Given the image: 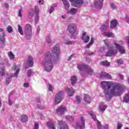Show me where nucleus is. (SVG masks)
<instances>
[{
	"label": "nucleus",
	"mask_w": 129,
	"mask_h": 129,
	"mask_svg": "<svg viewBox=\"0 0 129 129\" xmlns=\"http://www.w3.org/2000/svg\"><path fill=\"white\" fill-rule=\"evenodd\" d=\"M59 54H60V47L58 44L52 47L51 53L50 51H47L45 53L44 57L42 60V64L47 72L52 71L53 65V61L54 63L59 62Z\"/></svg>",
	"instance_id": "obj_1"
},
{
	"label": "nucleus",
	"mask_w": 129,
	"mask_h": 129,
	"mask_svg": "<svg viewBox=\"0 0 129 129\" xmlns=\"http://www.w3.org/2000/svg\"><path fill=\"white\" fill-rule=\"evenodd\" d=\"M101 84L107 100H110L112 96H119L120 94V91H121L120 86L117 85L112 86V83L105 81L102 82Z\"/></svg>",
	"instance_id": "obj_2"
},
{
	"label": "nucleus",
	"mask_w": 129,
	"mask_h": 129,
	"mask_svg": "<svg viewBox=\"0 0 129 129\" xmlns=\"http://www.w3.org/2000/svg\"><path fill=\"white\" fill-rule=\"evenodd\" d=\"M104 43L106 46L108 48L109 50L106 53V56H113V55H115L116 53H117V50L119 51L120 54H124L125 52V50L124 49V47L120 45L119 44L116 43V42L114 41L112 46L110 47V43L107 41V40H104ZM110 47V48H109Z\"/></svg>",
	"instance_id": "obj_3"
},
{
	"label": "nucleus",
	"mask_w": 129,
	"mask_h": 129,
	"mask_svg": "<svg viewBox=\"0 0 129 129\" xmlns=\"http://www.w3.org/2000/svg\"><path fill=\"white\" fill-rule=\"evenodd\" d=\"M32 30V26L31 24H25L24 28V33L27 40H31V38H32V34L33 33Z\"/></svg>",
	"instance_id": "obj_4"
},
{
	"label": "nucleus",
	"mask_w": 129,
	"mask_h": 129,
	"mask_svg": "<svg viewBox=\"0 0 129 129\" xmlns=\"http://www.w3.org/2000/svg\"><path fill=\"white\" fill-rule=\"evenodd\" d=\"M77 68L79 69L81 72V71H84L86 72L88 75H92L93 74V69L86 64H78Z\"/></svg>",
	"instance_id": "obj_5"
},
{
	"label": "nucleus",
	"mask_w": 129,
	"mask_h": 129,
	"mask_svg": "<svg viewBox=\"0 0 129 129\" xmlns=\"http://www.w3.org/2000/svg\"><path fill=\"white\" fill-rule=\"evenodd\" d=\"M69 31L71 34V38L75 40L78 36V33L76 32V27L74 24H70L68 26Z\"/></svg>",
	"instance_id": "obj_6"
},
{
	"label": "nucleus",
	"mask_w": 129,
	"mask_h": 129,
	"mask_svg": "<svg viewBox=\"0 0 129 129\" xmlns=\"http://www.w3.org/2000/svg\"><path fill=\"white\" fill-rule=\"evenodd\" d=\"M64 91L61 90L59 92H58L55 94V99H54V103L55 104H59L63 99H64Z\"/></svg>",
	"instance_id": "obj_7"
},
{
	"label": "nucleus",
	"mask_w": 129,
	"mask_h": 129,
	"mask_svg": "<svg viewBox=\"0 0 129 129\" xmlns=\"http://www.w3.org/2000/svg\"><path fill=\"white\" fill-rule=\"evenodd\" d=\"M88 113L89 114L91 115L93 119L97 121L98 129H102V126L101 125V124H100V121H98V120H97V118H96V114H95V113L92 111H89L88 112ZM104 129H108V125L105 124L104 126Z\"/></svg>",
	"instance_id": "obj_8"
},
{
	"label": "nucleus",
	"mask_w": 129,
	"mask_h": 129,
	"mask_svg": "<svg viewBox=\"0 0 129 129\" xmlns=\"http://www.w3.org/2000/svg\"><path fill=\"white\" fill-rule=\"evenodd\" d=\"M76 127L77 129L85 128V120L83 116H81V121L77 122Z\"/></svg>",
	"instance_id": "obj_9"
},
{
	"label": "nucleus",
	"mask_w": 129,
	"mask_h": 129,
	"mask_svg": "<svg viewBox=\"0 0 129 129\" xmlns=\"http://www.w3.org/2000/svg\"><path fill=\"white\" fill-rule=\"evenodd\" d=\"M65 111H67V108L65 106H59L56 110V113L58 115H64Z\"/></svg>",
	"instance_id": "obj_10"
},
{
	"label": "nucleus",
	"mask_w": 129,
	"mask_h": 129,
	"mask_svg": "<svg viewBox=\"0 0 129 129\" xmlns=\"http://www.w3.org/2000/svg\"><path fill=\"white\" fill-rule=\"evenodd\" d=\"M72 2V6L75 8H80L83 4V0H70Z\"/></svg>",
	"instance_id": "obj_11"
},
{
	"label": "nucleus",
	"mask_w": 129,
	"mask_h": 129,
	"mask_svg": "<svg viewBox=\"0 0 129 129\" xmlns=\"http://www.w3.org/2000/svg\"><path fill=\"white\" fill-rule=\"evenodd\" d=\"M81 39L84 43H86L89 42L90 37H89V35H87L86 32H84L81 36Z\"/></svg>",
	"instance_id": "obj_12"
},
{
	"label": "nucleus",
	"mask_w": 129,
	"mask_h": 129,
	"mask_svg": "<svg viewBox=\"0 0 129 129\" xmlns=\"http://www.w3.org/2000/svg\"><path fill=\"white\" fill-rule=\"evenodd\" d=\"M34 11L35 13V22L36 24L38 23L39 21V13H40V8L38 6L34 7Z\"/></svg>",
	"instance_id": "obj_13"
},
{
	"label": "nucleus",
	"mask_w": 129,
	"mask_h": 129,
	"mask_svg": "<svg viewBox=\"0 0 129 129\" xmlns=\"http://www.w3.org/2000/svg\"><path fill=\"white\" fill-rule=\"evenodd\" d=\"M102 2H103V0H95L94 5L96 9H102V6L103 5Z\"/></svg>",
	"instance_id": "obj_14"
},
{
	"label": "nucleus",
	"mask_w": 129,
	"mask_h": 129,
	"mask_svg": "<svg viewBox=\"0 0 129 129\" xmlns=\"http://www.w3.org/2000/svg\"><path fill=\"white\" fill-rule=\"evenodd\" d=\"M58 124L60 125V129H68V125H67V123H66L65 121H63L62 120L58 121Z\"/></svg>",
	"instance_id": "obj_15"
},
{
	"label": "nucleus",
	"mask_w": 129,
	"mask_h": 129,
	"mask_svg": "<svg viewBox=\"0 0 129 129\" xmlns=\"http://www.w3.org/2000/svg\"><path fill=\"white\" fill-rule=\"evenodd\" d=\"M27 63L29 67H33V66H34V59H33V57H32V56H29L28 57V59L27 61Z\"/></svg>",
	"instance_id": "obj_16"
},
{
	"label": "nucleus",
	"mask_w": 129,
	"mask_h": 129,
	"mask_svg": "<svg viewBox=\"0 0 129 129\" xmlns=\"http://www.w3.org/2000/svg\"><path fill=\"white\" fill-rule=\"evenodd\" d=\"M12 71H16V72L15 73V76H18V74H19V73L20 72V66H16V64H14L12 68Z\"/></svg>",
	"instance_id": "obj_17"
},
{
	"label": "nucleus",
	"mask_w": 129,
	"mask_h": 129,
	"mask_svg": "<svg viewBox=\"0 0 129 129\" xmlns=\"http://www.w3.org/2000/svg\"><path fill=\"white\" fill-rule=\"evenodd\" d=\"M66 90L67 91L68 95L69 96H73L74 95V93L75 92V90H74L73 88L70 89V88H67Z\"/></svg>",
	"instance_id": "obj_18"
},
{
	"label": "nucleus",
	"mask_w": 129,
	"mask_h": 129,
	"mask_svg": "<svg viewBox=\"0 0 129 129\" xmlns=\"http://www.w3.org/2000/svg\"><path fill=\"white\" fill-rule=\"evenodd\" d=\"M62 2L63 3L64 9L67 11H68L69 10V8H70V4H69L68 0H62Z\"/></svg>",
	"instance_id": "obj_19"
},
{
	"label": "nucleus",
	"mask_w": 129,
	"mask_h": 129,
	"mask_svg": "<svg viewBox=\"0 0 129 129\" xmlns=\"http://www.w3.org/2000/svg\"><path fill=\"white\" fill-rule=\"evenodd\" d=\"M84 100L86 102H87V103H90L91 100L90 99V96H89L88 94H84Z\"/></svg>",
	"instance_id": "obj_20"
},
{
	"label": "nucleus",
	"mask_w": 129,
	"mask_h": 129,
	"mask_svg": "<svg viewBox=\"0 0 129 129\" xmlns=\"http://www.w3.org/2000/svg\"><path fill=\"white\" fill-rule=\"evenodd\" d=\"M117 20H113L110 22V28L112 29V28H115L116 27V25H117Z\"/></svg>",
	"instance_id": "obj_21"
},
{
	"label": "nucleus",
	"mask_w": 129,
	"mask_h": 129,
	"mask_svg": "<svg viewBox=\"0 0 129 129\" xmlns=\"http://www.w3.org/2000/svg\"><path fill=\"white\" fill-rule=\"evenodd\" d=\"M21 121H22V122H27V121H28V116L26 114L21 115Z\"/></svg>",
	"instance_id": "obj_22"
},
{
	"label": "nucleus",
	"mask_w": 129,
	"mask_h": 129,
	"mask_svg": "<svg viewBox=\"0 0 129 129\" xmlns=\"http://www.w3.org/2000/svg\"><path fill=\"white\" fill-rule=\"evenodd\" d=\"M6 41V39L4 37L0 38V47L4 48L5 47V42Z\"/></svg>",
	"instance_id": "obj_23"
},
{
	"label": "nucleus",
	"mask_w": 129,
	"mask_h": 129,
	"mask_svg": "<svg viewBox=\"0 0 129 129\" xmlns=\"http://www.w3.org/2000/svg\"><path fill=\"white\" fill-rule=\"evenodd\" d=\"M77 81V78L75 76H72L71 79V84L74 86L75 84H76V82Z\"/></svg>",
	"instance_id": "obj_24"
},
{
	"label": "nucleus",
	"mask_w": 129,
	"mask_h": 129,
	"mask_svg": "<svg viewBox=\"0 0 129 129\" xmlns=\"http://www.w3.org/2000/svg\"><path fill=\"white\" fill-rule=\"evenodd\" d=\"M76 13H77V9L75 8H72L67 12V14H71V15H75Z\"/></svg>",
	"instance_id": "obj_25"
},
{
	"label": "nucleus",
	"mask_w": 129,
	"mask_h": 129,
	"mask_svg": "<svg viewBox=\"0 0 129 129\" xmlns=\"http://www.w3.org/2000/svg\"><path fill=\"white\" fill-rule=\"evenodd\" d=\"M106 107H107V106H106V105H100L99 106V111H100V112H103V111L106 109Z\"/></svg>",
	"instance_id": "obj_26"
},
{
	"label": "nucleus",
	"mask_w": 129,
	"mask_h": 129,
	"mask_svg": "<svg viewBox=\"0 0 129 129\" xmlns=\"http://www.w3.org/2000/svg\"><path fill=\"white\" fill-rule=\"evenodd\" d=\"M93 41H94V38L91 37V42H90L87 45H86L85 48L86 49H89V48H90V46H92V45H93Z\"/></svg>",
	"instance_id": "obj_27"
},
{
	"label": "nucleus",
	"mask_w": 129,
	"mask_h": 129,
	"mask_svg": "<svg viewBox=\"0 0 129 129\" xmlns=\"http://www.w3.org/2000/svg\"><path fill=\"white\" fill-rule=\"evenodd\" d=\"M104 35L108 37V38H114V34L111 32H105Z\"/></svg>",
	"instance_id": "obj_28"
},
{
	"label": "nucleus",
	"mask_w": 129,
	"mask_h": 129,
	"mask_svg": "<svg viewBox=\"0 0 129 129\" xmlns=\"http://www.w3.org/2000/svg\"><path fill=\"white\" fill-rule=\"evenodd\" d=\"M101 77H105L106 78H109L110 79V78H111V76L107 73H101Z\"/></svg>",
	"instance_id": "obj_29"
},
{
	"label": "nucleus",
	"mask_w": 129,
	"mask_h": 129,
	"mask_svg": "<svg viewBox=\"0 0 129 129\" xmlns=\"http://www.w3.org/2000/svg\"><path fill=\"white\" fill-rule=\"evenodd\" d=\"M47 126L51 129H56L55 125H54V123L52 122H47Z\"/></svg>",
	"instance_id": "obj_30"
},
{
	"label": "nucleus",
	"mask_w": 129,
	"mask_h": 129,
	"mask_svg": "<svg viewBox=\"0 0 129 129\" xmlns=\"http://www.w3.org/2000/svg\"><path fill=\"white\" fill-rule=\"evenodd\" d=\"M37 107L39 108V109H43V107L41 106V100L40 99H37Z\"/></svg>",
	"instance_id": "obj_31"
},
{
	"label": "nucleus",
	"mask_w": 129,
	"mask_h": 129,
	"mask_svg": "<svg viewBox=\"0 0 129 129\" xmlns=\"http://www.w3.org/2000/svg\"><path fill=\"white\" fill-rule=\"evenodd\" d=\"M5 31L2 28H0V38H3L4 37L5 38Z\"/></svg>",
	"instance_id": "obj_32"
},
{
	"label": "nucleus",
	"mask_w": 129,
	"mask_h": 129,
	"mask_svg": "<svg viewBox=\"0 0 129 129\" xmlns=\"http://www.w3.org/2000/svg\"><path fill=\"white\" fill-rule=\"evenodd\" d=\"M8 56L10 58V59H11L12 60H14V59H15V55H14V54H13L12 52H11V51L9 52Z\"/></svg>",
	"instance_id": "obj_33"
},
{
	"label": "nucleus",
	"mask_w": 129,
	"mask_h": 129,
	"mask_svg": "<svg viewBox=\"0 0 129 129\" xmlns=\"http://www.w3.org/2000/svg\"><path fill=\"white\" fill-rule=\"evenodd\" d=\"M101 65L103 66H109L110 65V63L109 62L107 61H104L101 62Z\"/></svg>",
	"instance_id": "obj_34"
},
{
	"label": "nucleus",
	"mask_w": 129,
	"mask_h": 129,
	"mask_svg": "<svg viewBox=\"0 0 129 129\" xmlns=\"http://www.w3.org/2000/svg\"><path fill=\"white\" fill-rule=\"evenodd\" d=\"M28 15L29 17H34V15H35V12H34V10L33 9L30 10Z\"/></svg>",
	"instance_id": "obj_35"
},
{
	"label": "nucleus",
	"mask_w": 129,
	"mask_h": 129,
	"mask_svg": "<svg viewBox=\"0 0 129 129\" xmlns=\"http://www.w3.org/2000/svg\"><path fill=\"white\" fill-rule=\"evenodd\" d=\"M76 101L77 104H79L80 102H81V99L80 98V97L79 96H77L76 97Z\"/></svg>",
	"instance_id": "obj_36"
},
{
	"label": "nucleus",
	"mask_w": 129,
	"mask_h": 129,
	"mask_svg": "<svg viewBox=\"0 0 129 129\" xmlns=\"http://www.w3.org/2000/svg\"><path fill=\"white\" fill-rule=\"evenodd\" d=\"M66 118L69 120H70V121H73L74 120V117H73L72 116L67 115L66 116Z\"/></svg>",
	"instance_id": "obj_37"
},
{
	"label": "nucleus",
	"mask_w": 129,
	"mask_h": 129,
	"mask_svg": "<svg viewBox=\"0 0 129 129\" xmlns=\"http://www.w3.org/2000/svg\"><path fill=\"white\" fill-rule=\"evenodd\" d=\"M32 75H34V72L32 71V70H29L27 72V76L30 77V76H32Z\"/></svg>",
	"instance_id": "obj_38"
},
{
	"label": "nucleus",
	"mask_w": 129,
	"mask_h": 129,
	"mask_svg": "<svg viewBox=\"0 0 129 129\" xmlns=\"http://www.w3.org/2000/svg\"><path fill=\"white\" fill-rule=\"evenodd\" d=\"M7 31L8 32V33H13V27H12L11 26H8Z\"/></svg>",
	"instance_id": "obj_39"
},
{
	"label": "nucleus",
	"mask_w": 129,
	"mask_h": 129,
	"mask_svg": "<svg viewBox=\"0 0 129 129\" xmlns=\"http://www.w3.org/2000/svg\"><path fill=\"white\" fill-rule=\"evenodd\" d=\"M18 32H19L20 35H24V33H23V28L18 25Z\"/></svg>",
	"instance_id": "obj_40"
},
{
	"label": "nucleus",
	"mask_w": 129,
	"mask_h": 129,
	"mask_svg": "<svg viewBox=\"0 0 129 129\" xmlns=\"http://www.w3.org/2000/svg\"><path fill=\"white\" fill-rule=\"evenodd\" d=\"M47 89L49 91H52L53 90V86L52 85L48 84L47 85Z\"/></svg>",
	"instance_id": "obj_41"
},
{
	"label": "nucleus",
	"mask_w": 129,
	"mask_h": 129,
	"mask_svg": "<svg viewBox=\"0 0 129 129\" xmlns=\"http://www.w3.org/2000/svg\"><path fill=\"white\" fill-rule=\"evenodd\" d=\"M11 82H12V77L7 78L6 79V83L7 84H10V83H11Z\"/></svg>",
	"instance_id": "obj_42"
},
{
	"label": "nucleus",
	"mask_w": 129,
	"mask_h": 129,
	"mask_svg": "<svg viewBox=\"0 0 129 129\" xmlns=\"http://www.w3.org/2000/svg\"><path fill=\"white\" fill-rule=\"evenodd\" d=\"M54 10H55V6L54 5H52L50 9H49V14L52 13Z\"/></svg>",
	"instance_id": "obj_43"
},
{
	"label": "nucleus",
	"mask_w": 129,
	"mask_h": 129,
	"mask_svg": "<svg viewBox=\"0 0 129 129\" xmlns=\"http://www.w3.org/2000/svg\"><path fill=\"white\" fill-rule=\"evenodd\" d=\"M46 42H47L48 44H51V39H50V37L47 36L46 39Z\"/></svg>",
	"instance_id": "obj_44"
},
{
	"label": "nucleus",
	"mask_w": 129,
	"mask_h": 129,
	"mask_svg": "<svg viewBox=\"0 0 129 129\" xmlns=\"http://www.w3.org/2000/svg\"><path fill=\"white\" fill-rule=\"evenodd\" d=\"M107 27H108V25H102L101 26V29L102 30H104V31H105L107 29Z\"/></svg>",
	"instance_id": "obj_45"
},
{
	"label": "nucleus",
	"mask_w": 129,
	"mask_h": 129,
	"mask_svg": "<svg viewBox=\"0 0 129 129\" xmlns=\"http://www.w3.org/2000/svg\"><path fill=\"white\" fill-rule=\"evenodd\" d=\"M1 76H4L5 75V69H1V71H0Z\"/></svg>",
	"instance_id": "obj_46"
},
{
	"label": "nucleus",
	"mask_w": 129,
	"mask_h": 129,
	"mask_svg": "<svg viewBox=\"0 0 129 129\" xmlns=\"http://www.w3.org/2000/svg\"><path fill=\"white\" fill-rule=\"evenodd\" d=\"M34 129H39V123L37 122L34 123Z\"/></svg>",
	"instance_id": "obj_47"
},
{
	"label": "nucleus",
	"mask_w": 129,
	"mask_h": 129,
	"mask_svg": "<svg viewBox=\"0 0 129 129\" xmlns=\"http://www.w3.org/2000/svg\"><path fill=\"white\" fill-rule=\"evenodd\" d=\"M111 7L112 8V10H116L117 8L116 6H115L114 3H111Z\"/></svg>",
	"instance_id": "obj_48"
},
{
	"label": "nucleus",
	"mask_w": 129,
	"mask_h": 129,
	"mask_svg": "<svg viewBox=\"0 0 129 129\" xmlns=\"http://www.w3.org/2000/svg\"><path fill=\"white\" fill-rule=\"evenodd\" d=\"M125 21L128 24H129V16L127 15H125Z\"/></svg>",
	"instance_id": "obj_49"
},
{
	"label": "nucleus",
	"mask_w": 129,
	"mask_h": 129,
	"mask_svg": "<svg viewBox=\"0 0 129 129\" xmlns=\"http://www.w3.org/2000/svg\"><path fill=\"white\" fill-rule=\"evenodd\" d=\"M18 16L19 17H20V18H22L23 17V15L22 14V10H19L18 12Z\"/></svg>",
	"instance_id": "obj_50"
},
{
	"label": "nucleus",
	"mask_w": 129,
	"mask_h": 129,
	"mask_svg": "<svg viewBox=\"0 0 129 129\" xmlns=\"http://www.w3.org/2000/svg\"><path fill=\"white\" fill-rule=\"evenodd\" d=\"M122 126V124H121V123H117V129L121 128Z\"/></svg>",
	"instance_id": "obj_51"
},
{
	"label": "nucleus",
	"mask_w": 129,
	"mask_h": 129,
	"mask_svg": "<svg viewBox=\"0 0 129 129\" xmlns=\"http://www.w3.org/2000/svg\"><path fill=\"white\" fill-rule=\"evenodd\" d=\"M23 85L26 88L30 87V84L28 83H25Z\"/></svg>",
	"instance_id": "obj_52"
},
{
	"label": "nucleus",
	"mask_w": 129,
	"mask_h": 129,
	"mask_svg": "<svg viewBox=\"0 0 129 129\" xmlns=\"http://www.w3.org/2000/svg\"><path fill=\"white\" fill-rule=\"evenodd\" d=\"M117 64L121 65V64H122L123 63V62L122 61V60L120 59V60H117Z\"/></svg>",
	"instance_id": "obj_53"
},
{
	"label": "nucleus",
	"mask_w": 129,
	"mask_h": 129,
	"mask_svg": "<svg viewBox=\"0 0 129 129\" xmlns=\"http://www.w3.org/2000/svg\"><path fill=\"white\" fill-rule=\"evenodd\" d=\"M38 3L39 4V5H44V1L42 0H39Z\"/></svg>",
	"instance_id": "obj_54"
},
{
	"label": "nucleus",
	"mask_w": 129,
	"mask_h": 129,
	"mask_svg": "<svg viewBox=\"0 0 129 129\" xmlns=\"http://www.w3.org/2000/svg\"><path fill=\"white\" fill-rule=\"evenodd\" d=\"M118 76L119 77V79H121V80H122V79H123V76L120 74H118Z\"/></svg>",
	"instance_id": "obj_55"
},
{
	"label": "nucleus",
	"mask_w": 129,
	"mask_h": 129,
	"mask_svg": "<svg viewBox=\"0 0 129 129\" xmlns=\"http://www.w3.org/2000/svg\"><path fill=\"white\" fill-rule=\"evenodd\" d=\"M9 104H10V105H13V101H12V100H11V98H9Z\"/></svg>",
	"instance_id": "obj_56"
},
{
	"label": "nucleus",
	"mask_w": 129,
	"mask_h": 129,
	"mask_svg": "<svg viewBox=\"0 0 129 129\" xmlns=\"http://www.w3.org/2000/svg\"><path fill=\"white\" fill-rule=\"evenodd\" d=\"M73 41H67L66 42V44L67 45H71V44H73Z\"/></svg>",
	"instance_id": "obj_57"
},
{
	"label": "nucleus",
	"mask_w": 129,
	"mask_h": 129,
	"mask_svg": "<svg viewBox=\"0 0 129 129\" xmlns=\"http://www.w3.org/2000/svg\"><path fill=\"white\" fill-rule=\"evenodd\" d=\"M73 57V55H71L68 58V61H70L71 59Z\"/></svg>",
	"instance_id": "obj_58"
},
{
	"label": "nucleus",
	"mask_w": 129,
	"mask_h": 129,
	"mask_svg": "<svg viewBox=\"0 0 129 129\" xmlns=\"http://www.w3.org/2000/svg\"><path fill=\"white\" fill-rule=\"evenodd\" d=\"M5 8H6L7 9H9V4H8V3H5Z\"/></svg>",
	"instance_id": "obj_59"
},
{
	"label": "nucleus",
	"mask_w": 129,
	"mask_h": 129,
	"mask_svg": "<svg viewBox=\"0 0 129 129\" xmlns=\"http://www.w3.org/2000/svg\"><path fill=\"white\" fill-rule=\"evenodd\" d=\"M104 51V48L103 47H101L100 48V52H103Z\"/></svg>",
	"instance_id": "obj_60"
},
{
	"label": "nucleus",
	"mask_w": 129,
	"mask_h": 129,
	"mask_svg": "<svg viewBox=\"0 0 129 129\" xmlns=\"http://www.w3.org/2000/svg\"><path fill=\"white\" fill-rule=\"evenodd\" d=\"M37 32L38 33H39L40 32V27H38L37 29Z\"/></svg>",
	"instance_id": "obj_61"
},
{
	"label": "nucleus",
	"mask_w": 129,
	"mask_h": 129,
	"mask_svg": "<svg viewBox=\"0 0 129 129\" xmlns=\"http://www.w3.org/2000/svg\"><path fill=\"white\" fill-rule=\"evenodd\" d=\"M94 52H89L88 53L89 55H93V54H94Z\"/></svg>",
	"instance_id": "obj_62"
},
{
	"label": "nucleus",
	"mask_w": 129,
	"mask_h": 129,
	"mask_svg": "<svg viewBox=\"0 0 129 129\" xmlns=\"http://www.w3.org/2000/svg\"><path fill=\"white\" fill-rule=\"evenodd\" d=\"M61 18L62 19H66V17H65V16H62Z\"/></svg>",
	"instance_id": "obj_63"
},
{
	"label": "nucleus",
	"mask_w": 129,
	"mask_h": 129,
	"mask_svg": "<svg viewBox=\"0 0 129 129\" xmlns=\"http://www.w3.org/2000/svg\"><path fill=\"white\" fill-rule=\"evenodd\" d=\"M127 81L128 83L129 84V77L127 79Z\"/></svg>",
	"instance_id": "obj_64"
}]
</instances>
